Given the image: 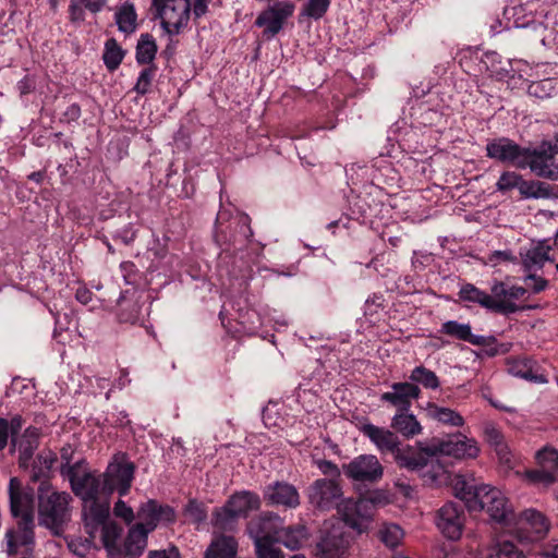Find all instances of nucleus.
Here are the masks:
<instances>
[{"mask_svg":"<svg viewBox=\"0 0 558 558\" xmlns=\"http://www.w3.org/2000/svg\"><path fill=\"white\" fill-rule=\"evenodd\" d=\"M8 492L11 514L14 518H34V488L24 486L17 477H11Z\"/></svg>","mask_w":558,"mask_h":558,"instance_id":"17","label":"nucleus"},{"mask_svg":"<svg viewBox=\"0 0 558 558\" xmlns=\"http://www.w3.org/2000/svg\"><path fill=\"white\" fill-rule=\"evenodd\" d=\"M138 524H143L148 532H153L159 523H171L175 520L173 508L168 505H160L149 499L141 506L137 512Z\"/></svg>","mask_w":558,"mask_h":558,"instance_id":"18","label":"nucleus"},{"mask_svg":"<svg viewBox=\"0 0 558 558\" xmlns=\"http://www.w3.org/2000/svg\"><path fill=\"white\" fill-rule=\"evenodd\" d=\"M275 539L255 541V553L257 558H283L281 549L276 546Z\"/></svg>","mask_w":558,"mask_h":558,"instance_id":"56","label":"nucleus"},{"mask_svg":"<svg viewBox=\"0 0 558 558\" xmlns=\"http://www.w3.org/2000/svg\"><path fill=\"white\" fill-rule=\"evenodd\" d=\"M114 22L118 29L125 36L132 35L137 29V13L131 1H124L116 9Z\"/></svg>","mask_w":558,"mask_h":558,"instance_id":"34","label":"nucleus"},{"mask_svg":"<svg viewBox=\"0 0 558 558\" xmlns=\"http://www.w3.org/2000/svg\"><path fill=\"white\" fill-rule=\"evenodd\" d=\"M304 536L303 527H284L282 523L276 541L283 544L287 548L294 550L301 546Z\"/></svg>","mask_w":558,"mask_h":558,"instance_id":"47","label":"nucleus"},{"mask_svg":"<svg viewBox=\"0 0 558 558\" xmlns=\"http://www.w3.org/2000/svg\"><path fill=\"white\" fill-rule=\"evenodd\" d=\"M238 547L239 544L234 536L222 533L214 534L204 553V558H235Z\"/></svg>","mask_w":558,"mask_h":558,"instance_id":"27","label":"nucleus"},{"mask_svg":"<svg viewBox=\"0 0 558 558\" xmlns=\"http://www.w3.org/2000/svg\"><path fill=\"white\" fill-rule=\"evenodd\" d=\"M549 524L546 518L534 509H527L520 514L515 513L513 525L509 533L515 534L520 541L535 542L543 538L548 532Z\"/></svg>","mask_w":558,"mask_h":558,"instance_id":"12","label":"nucleus"},{"mask_svg":"<svg viewBox=\"0 0 558 558\" xmlns=\"http://www.w3.org/2000/svg\"><path fill=\"white\" fill-rule=\"evenodd\" d=\"M341 496V486L333 478H318L307 490L308 501L312 506L322 510H329L336 506L338 513L348 526L359 533L365 532L373 520L375 505L364 498L357 500L349 498L338 502Z\"/></svg>","mask_w":558,"mask_h":558,"instance_id":"1","label":"nucleus"},{"mask_svg":"<svg viewBox=\"0 0 558 558\" xmlns=\"http://www.w3.org/2000/svg\"><path fill=\"white\" fill-rule=\"evenodd\" d=\"M490 296L492 293L488 294L487 292L476 288L471 283L462 286L459 291V298L462 301L478 304L480 306L489 311H492L493 304Z\"/></svg>","mask_w":558,"mask_h":558,"instance_id":"41","label":"nucleus"},{"mask_svg":"<svg viewBox=\"0 0 558 558\" xmlns=\"http://www.w3.org/2000/svg\"><path fill=\"white\" fill-rule=\"evenodd\" d=\"M61 458L65 460V463L61 465V474L69 480L72 492L83 502L98 499L100 495H104L100 476L88 471L84 460L70 464V459L64 450Z\"/></svg>","mask_w":558,"mask_h":558,"instance_id":"3","label":"nucleus"},{"mask_svg":"<svg viewBox=\"0 0 558 558\" xmlns=\"http://www.w3.org/2000/svg\"><path fill=\"white\" fill-rule=\"evenodd\" d=\"M125 50L114 38L107 39L104 47L102 61L109 72H114L122 63Z\"/></svg>","mask_w":558,"mask_h":558,"instance_id":"39","label":"nucleus"},{"mask_svg":"<svg viewBox=\"0 0 558 558\" xmlns=\"http://www.w3.org/2000/svg\"><path fill=\"white\" fill-rule=\"evenodd\" d=\"M424 450L432 457L442 454L456 459H475L480 454L477 441L462 433L450 434L446 438H434Z\"/></svg>","mask_w":558,"mask_h":558,"instance_id":"4","label":"nucleus"},{"mask_svg":"<svg viewBox=\"0 0 558 558\" xmlns=\"http://www.w3.org/2000/svg\"><path fill=\"white\" fill-rule=\"evenodd\" d=\"M384 296L380 293H374L367 298L364 304V314L374 315L379 307H383Z\"/></svg>","mask_w":558,"mask_h":558,"instance_id":"61","label":"nucleus"},{"mask_svg":"<svg viewBox=\"0 0 558 558\" xmlns=\"http://www.w3.org/2000/svg\"><path fill=\"white\" fill-rule=\"evenodd\" d=\"M295 5L291 0L276 1L263 10L255 20L257 27H263L266 37L276 36L294 13Z\"/></svg>","mask_w":558,"mask_h":558,"instance_id":"13","label":"nucleus"},{"mask_svg":"<svg viewBox=\"0 0 558 558\" xmlns=\"http://www.w3.org/2000/svg\"><path fill=\"white\" fill-rule=\"evenodd\" d=\"M157 66L148 65L145 66L138 74L136 83L133 87V90L136 92L137 95L144 96L149 93L151 88L153 81L156 76Z\"/></svg>","mask_w":558,"mask_h":558,"instance_id":"53","label":"nucleus"},{"mask_svg":"<svg viewBox=\"0 0 558 558\" xmlns=\"http://www.w3.org/2000/svg\"><path fill=\"white\" fill-rule=\"evenodd\" d=\"M535 461L539 468L558 472V450L551 446H545L535 453Z\"/></svg>","mask_w":558,"mask_h":558,"instance_id":"51","label":"nucleus"},{"mask_svg":"<svg viewBox=\"0 0 558 558\" xmlns=\"http://www.w3.org/2000/svg\"><path fill=\"white\" fill-rule=\"evenodd\" d=\"M557 80L555 77H547L539 81H533L527 87L531 96L539 99L551 97L556 94Z\"/></svg>","mask_w":558,"mask_h":558,"instance_id":"50","label":"nucleus"},{"mask_svg":"<svg viewBox=\"0 0 558 558\" xmlns=\"http://www.w3.org/2000/svg\"><path fill=\"white\" fill-rule=\"evenodd\" d=\"M81 106L78 104H71L62 113L60 122L71 124L73 122H76L81 118Z\"/></svg>","mask_w":558,"mask_h":558,"instance_id":"62","label":"nucleus"},{"mask_svg":"<svg viewBox=\"0 0 558 558\" xmlns=\"http://www.w3.org/2000/svg\"><path fill=\"white\" fill-rule=\"evenodd\" d=\"M390 427L407 439L414 438L423 432L421 423L410 410L396 412L391 417Z\"/></svg>","mask_w":558,"mask_h":558,"instance_id":"30","label":"nucleus"},{"mask_svg":"<svg viewBox=\"0 0 558 558\" xmlns=\"http://www.w3.org/2000/svg\"><path fill=\"white\" fill-rule=\"evenodd\" d=\"M421 472L424 485L429 487L447 486L452 474L439 460H427V466Z\"/></svg>","mask_w":558,"mask_h":558,"instance_id":"32","label":"nucleus"},{"mask_svg":"<svg viewBox=\"0 0 558 558\" xmlns=\"http://www.w3.org/2000/svg\"><path fill=\"white\" fill-rule=\"evenodd\" d=\"M464 523V509L457 502L448 501L437 511L436 525L448 539L458 541L462 536Z\"/></svg>","mask_w":558,"mask_h":558,"instance_id":"14","label":"nucleus"},{"mask_svg":"<svg viewBox=\"0 0 558 558\" xmlns=\"http://www.w3.org/2000/svg\"><path fill=\"white\" fill-rule=\"evenodd\" d=\"M72 497L66 492L51 489L47 483L38 487V521L39 524L59 535L70 521Z\"/></svg>","mask_w":558,"mask_h":558,"instance_id":"2","label":"nucleus"},{"mask_svg":"<svg viewBox=\"0 0 558 558\" xmlns=\"http://www.w3.org/2000/svg\"><path fill=\"white\" fill-rule=\"evenodd\" d=\"M483 435L486 442L496 451L500 462L510 464L511 452L502 432L494 423H486L483 428Z\"/></svg>","mask_w":558,"mask_h":558,"instance_id":"31","label":"nucleus"},{"mask_svg":"<svg viewBox=\"0 0 558 558\" xmlns=\"http://www.w3.org/2000/svg\"><path fill=\"white\" fill-rule=\"evenodd\" d=\"M441 333L447 335L453 339L465 341L471 343L474 333L472 332V328L470 324H463L458 320H447L445 322L439 330Z\"/></svg>","mask_w":558,"mask_h":558,"instance_id":"42","label":"nucleus"},{"mask_svg":"<svg viewBox=\"0 0 558 558\" xmlns=\"http://www.w3.org/2000/svg\"><path fill=\"white\" fill-rule=\"evenodd\" d=\"M418 447L407 445L398 449V452L393 456L396 463L400 468H404L410 471H422L427 466V457H432L424 449L427 445L423 442L417 444Z\"/></svg>","mask_w":558,"mask_h":558,"instance_id":"24","label":"nucleus"},{"mask_svg":"<svg viewBox=\"0 0 558 558\" xmlns=\"http://www.w3.org/2000/svg\"><path fill=\"white\" fill-rule=\"evenodd\" d=\"M410 383L422 385L426 389L436 390L440 387V380L436 373L423 365L411 371Z\"/></svg>","mask_w":558,"mask_h":558,"instance_id":"43","label":"nucleus"},{"mask_svg":"<svg viewBox=\"0 0 558 558\" xmlns=\"http://www.w3.org/2000/svg\"><path fill=\"white\" fill-rule=\"evenodd\" d=\"M316 465L324 475H328L333 480L340 477V474H341L340 469L332 461L319 460V461H317Z\"/></svg>","mask_w":558,"mask_h":558,"instance_id":"63","label":"nucleus"},{"mask_svg":"<svg viewBox=\"0 0 558 558\" xmlns=\"http://www.w3.org/2000/svg\"><path fill=\"white\" fill-rule=\"evenodd\" d=\"M282 519L274 512H263L251 519L246 530L250 537L255 541L275 539L280 533Z\"/></svg>","mask_w":558,"mask_h":558,"instance_id":"19","label":"nucleus"},{"mask_svg":"<svg viewBox=\"0 0 558 558\" xmlns=\"http://www.w3.org/2000/svg\"><path fill=\"white\" fill-rule=\"evenodd\" d=\"M509 372L517 377H521L533 383H547L546 377L544 375L535 374L529 362L525 360L512 361L509 365Z\"/></svg>","mask_w":558,"mask_h":558,"instance_id":"49","label":"nucleus"},{"mask_svg":"<svg viewBox=\"0 0 558 558\" xmlns=\"http://www.w3.org/2000/svg\"><path fill=\"white\" fill-rule=\"evenodd\" d=\"M99 529L101 533V541L104 547L108 550L110 555H112L113 551L117 549L118 541L122 535V527L114 522L107 521L106 523L100 525Z\"/></svg>","mask_w":558,"mask_h":558,"instance_id":"46","label":"nucleus"},{"mask_svg":"<svg viewBox=\"0 0 558 558\" xmlns=\"http://www.w3.org/2000/svg\"><path fill=\"white\" fill-rule=\"evenodd\" d=\"M40 428L29 426L27 427L20 439L12 438L10 452L14 453L19 451V466L27 469L33 459L35 450L39 446Z\"/></svg>","mask_w":558,"mask_h":558,"instance_id":"21","label":"nucleus"},{"mask_svg":"<svg viewBox=\"0 0 558 558\" xmlns=\"http://www.w3.org/2000/svg\"><path fill=\"white\" fill-rule=\"evenodd\" d=\"M113 513L116 517L122 519L126 524H130L134 520L133 509L121 499L116 502Z\"/></svg>","mask_w":558,"mask_h":558,"instance_id":"60","label":"nucleus"},{"mask_svg":"<svg viewBox=\"0 0 558 558\" xmlns=\"http://www.w3.org/2000/svg\"><path fill=\"white\" fill-rule=\"evenodd\" d=\"M513 189H518L524 197L537 196L534 184L525 181L521 174L514 171L502 172L496 183V190L507 193Z\"/></svg>","mask_w":558,"mask_h":558,"instance_id":"29","label":"nucleus"},{"mask_svg":"<svg viewBox=\"0 0 558 558\" xmlns=\"http://www.w3.org/2000/svg\"><path fill=\"white\" fill-rule=\"evenodd\" d=\"M549 245L545 242H538L531 244L530 247L520 253L523 268L529 272L525 278L526 284L534 293H538L546 288V280L536 277L533 272L541 269L549 260Z\"/></svg>","mask_w":558,"mask_h":558,"instance_id":"11","label":"nucleus"},{"mask_svg":"<svg viewBox=\"0 0 558 558\" xmlns=\"http://www.w3.org/2000/svg\"><path fill=\"white\" fill-rule=\"evenodd\" d=\"M361 432L381 453H391L395 456L401 446V440L393 429L390 430L368 423L361 427Z\"/></svg>","mask_w":558,"mask_h":558,"instance_id":"23","label":"nucleus"},{"mask_svg":"<svg viewBox=\"0 0 558 558\" xmlns=\"http://www.w3.org/2000/svg\"><path fill=\"white\" fill-rule=\"evenodd\" d=\"M347 477L354 482L375 483L383 477L384 468L374 454H361L343 465Z\"/></svg>","mask_w":558,"mask_h":558,"instance_id":"15","label":"nucleus"},{"mask_svg":"<svg viewBox=\"0 0 558 558\" xmlns=\"http://www.w3.org/2000/svg\"><path fill=\"white\" fill-rule=\"evenodd\" d=\"M490 558H525L523 553L509 541L498 542L490 550Z\"/></svg>","mask_w":558,"mask_h":558,"instance_id":"55","label":"nucleus"},{"mask_svg":"<svg viewBox=\"0 0 558 558\" xmlns=\"http://www.w3.org/2000/svg\"><path fill=\"white\" fill-rule=\"evenodd\" d=\"M109 517V504L98 499L83 502V519L86 532L95 537L96 531L107 522Z\"/></svg>","mask_w":558,"mask_h":558,"instance_id":"25","label":"nucleus"},{"mask_svg":"<svg viewBox=\"0 0 558 558\" xmlns=\"http://www.w3.org/2000/svg\"><path fill=\"white\" fill-rule=\"evenodd\" d=\"M422 390L418 385L410 381H397L390 385V389L380 395L379 401L396 412L411 410L412 402L418 400Z\"/></svg>","mask_w":558,"mask_h":558,"instance_id":"16","label":"nucleus"},{"mask_svg":"<svg viewBox=\"0 0 558 558\" xmlns=\"http://www.w3.org/2000/svg\"><path fill=\"white\" fill-rule=\"evenodd\" d=\"M448 485L452 486L454 496L464 501L465 507L470 511H477L480 505V488L481 485H473L466 481L463 475L451 474V480Z\"/></svg>","mask_w":558,"mask_h":558,"instance_id":"26","label":"nucleus"},{"mask_svg":"<svg viewBox=\"0 0 558 558\" xmlns=\"http://www.w3.org/2000/svg\"><path fill=\"white\" fill-rule=\"evenodd\" d=\"M329 5L330 0H308L303 7L302 14L314 20H319L328 11Z\"/></svg>","mask_w":558,"mask_h":558,"instance_id":"58","label":"nucleus"},{"mask_svg":"<svg viewBox=\"0 0 558 558\" xmlns=\"http://www.w3.org/2000/svg\"><path fill=\"white\" fill-rule=\"evenodd\" d=\"M522 480L536 487H548L556 482L557 476L550 470L539 468L534 470H526L521 474Z\"/></svg>","mask_w":558,"mask_h":558,"instance_id":"44","label":"nucleus"},{"mask_svg":"<svg viewBox=\"0 0 558 558\" xmlns=\"http://www.w3.org/2000/svg\"><path fill=\"white\" fill-rule=\"evenodd\" d=\"M184 512L194 523H203L207 519V510L204 504L195 499L187 502Z\"/></svg>","mask_w":558,"mask_h":558,"instance_id":"59","label":"nucleus"},{"mask_svg":"<svg viewBox=\"0 0 558 558\" xmlns=\"http://www.w3.org/2000/svg\"><path fill=\"white\" fill-rule=\"evenodd\" d=\"M264 498L269 505L287 509H295L301 504L296 487L287 482H276L268 485Z\"/></svg>","mask_w":558,"mask_h":558,"instance_id":"22","label":"nucleus"},{"mask_svg":"<svg viewBox=\"0 0 558 558\" xmlns=\"http://www.w3.org/2000/svg\"><path fill=\"white\" fill-rule=\"evenodd\" d=\"M240 518L228 508L227 504L216 508L211 514V524L215 529L225 532H233L238 527Z\"/></svg>","mask_w":558,"mask_h":558,"instance_id":"38","label":"nucleus"},{"mask_svg":"<svg viewBox=\"0 0 558 558\" xmlns=\"http://www.w3.org/2000/svg\"><path fill=\"white\" fill-rule=\"evenodd\" d=\"M16 526L5 533L7 553L10 556L27 558L35 546L34 518H16Z\"/></svg>","mask_w":558,"mask_h":558,"instance_id":"10","label":"nucleus"},{"mask_svg":"<svg viewBox=\"0 0 558 558\" xmlns=\"http://www.w3.org/2000/svg\"><path fill=\"white\" fill-rule=\"evenodd\" d=\"M492 312L508 315L525 308L522 302L527 289L507 281H496L490 288Z\"/></svg>","mask_w":558,"mask_h":558,"instance_id":"7","label":"nucleus"},{"mask_svg":"<svg viewBox=\"0 0 558 558\" xmlns=\"http://www.w3.org/2000/svg\"><path fill=\"white\" fill-rule=\"evenodd\" d=\"M57 461V456L53 452H41L37 456V461H35L34 471L32 478L33 481H38L41 476H45L54 462Z\"/></svg>","mask_w":558,"mask_h":558,"instance_id":"54","label":"nucleus"},{"mask_svg":"<svg viewBox=\"0 0 558 558\" xmlns=\"http://www.w3.org/2000/svg\"><path fill=\"white\" fill-rule=\"evenodd\" d=\"M379 534L383 543L391 548L397 547L403 537L402 529L395 523L385 524Z\"/></svg>","mask_w":558,"mask_h":558,"instance_id":"57","label":"nucleus"},{"mask_svg":"<svg viewBox=\"0 0 558 558\" xmlns=\"http://www.w3.org/2000/svg\"><path fill=\"white\" fill-rule=\"evenodd\" d=\"M556 148L547 142H543L536 148L524 147V153L521 161L518 163V169L529 168L533 173L538 177L555 179V155Z\"/></svg>","mask_w":558,"mask_h":558,"instance_id":"9","label":"nucleus"},{"mask_svg":"<svg viewBox=\"0 0 558 558\" xmlns=\"http://www.w3.org/2000/svg\"><path fill=\"white\" fill-rule=\"evenodd\" d=\"M148 532L143 524H134L124 542L125 555L130 558L140 557L147 546Z\"/></svg>","mask_w":558,"mask_h":558,"instance_id":"33","label":"nucleus"},{"mask_svg":"<svg viewBox=\"0 0 558 558\" xmlns=\"http://www.w3.org/2000/svg\"><path fill=\"white\" fill-rule=\"evenodd\" d=\"M424 410L429 418L444 425L462 427L465 423L460 413L450 408L439 407L435 402H427Z\"/></svg>","mask_w":558,"mask_h":558,"instance_id":"35","label":"nucleus"},{"mask_svg":"<svg viewBox=\"0 0 558 558\" xmlns=\"http://www.w3.org/2000/svg\"><path fill=\"white\" fill-rule=\"evenodd\" d=\"M142 306L136 300L124 299L119 303L118 319L120 323L137 324L141 320Z\"/></svg>","mask_w":558,"mask_h":558,"instance_id":"45","label":"nucleus"},{"mask_svg":"<svg viewBox=\"0 0 558 558\" xmlns=\"http://www.w3.org/2000/svg\"><path fill=\"white\" fill-rule=\"evenodd\" d=\"M509 65L510 69L506 74L508 81L519 78L527 82L533 76V68L524 60H511Z\"/></svg>","mask_w":558,"mask_h":558,"instance_id":"52","label":"nucleus"},{"mask_svg":"<svg viewBox=\"0 0 558 558\" xmlns=\"http://www.w3.org/2000/svg\"><path fill=\"white\" fill-rule=\"evenodd\" d=\"M504 15L507 19L506 28H525L529 27L533 22L532 14L526 13V9L523 4H517L507 7L504 11Z\"/></svg>","mask_w":558,"mask_h":558,"instance_id":"40","label":"nucleus"},{"mask_svg":"<svg viewBox=\"0 0 558 558\" xmlns=\"http://www.w3.org/2000/svg\"><path fill=\"white\" fill-rule=\"evenodd\" d=\"M524 153L521 147L509 137H498L487 143L486 156L500 162L510 163L518 168Z\"/></svg>","mask_w":558,"mask_h":558,"instance_id":"20","label":"nucleus"},{"mask_svg":"<svg viewBox=\"0 0 558 558\" xmlns=\"http://www.w3.org/2000/svg\"><path fill=\"white\" fill-rule=\"evenodd\" d=\"M471 344L481 347L478 355L487 357H494L497 355L506 354L511 349L510 343H499L495 336L475 335Z\"/></svg>","mask_w":558,"mask_h":558,"instance_id":"37","label":"nucleus"},{"mask_svg":"<svg viewBox=\"0 0 558 558\" xmlns=\"http://www.w3.org/2000/svg\"><path fill=\"white\" fill-rule=\"evenodd\" d=\"M317 551L320 558H340L343 554L342 539L326 535L317 544Z\"/></svg>","mask_w":558,"mask_h":558,"instance_id":"48","label":"nucleus"},{"mask_svg":"<svg viewBox=\"0 0 558 558\" xmlns=\"http://www.w3.org/2000/svg\"><path fill=\"white\" fill-rule=\"evenodd\" d=\"M157 44L154 36L149 33L141 34L136 48L135 59L140 65H154L153 62L157 54Z\"/></svg>","mask_w":558,"mask_h":558,"instance_id":"36","label":"nucleus"},{"mask_svg":"<svg viewBox=\"0 0 558 558\" xmlns=\"http://www.w3.org/2000/svg\"><path fill=\"white\" fill-rule=\"evenodd\" d=\"M134 472V463L129 461L124 453L116 454L104 473V496L108 497L113 492H118L120 496H125L131 488Z\"/></svg>","mask_w":558,"mask_h":558,"instance_id":"5","label":"nucleus"},{"mask_svg":"<svg viewBox=\"0 0 558 558\" xmlns=\"http://www.w3.org/2000/svg\"><path fill=\"white\" fill-rule=\"evenodd\" d=\"M84 5L77 0H71L69 5V17L71 22H83L85 19Z\"/></svg>","mask_w":558,"mask_h":558,"instance_id":"64","label":"nucleus"},{"mask_svg":"<svg viewBox=\"0 0 558 558\" xmlns=\"http://www.w3.org/2000/svg\"><path fill=\"white\" fill-rule=\"evenodd\" d=\"M480 505L477 511L486 510L493 521L500 524L509 532L510 526L513 525L515 512L509 504L505 494L489 485H481L480 488Z\"/></svg>","mask_w":558,"mask_h":558,"instance_id":"6","label":"nucleus"},{"mask_svg":"<svg viewBox=\"0 0 558 558\" xmlns=\"http://www.w3.org/2000/svg\"><path fill=\"white\" fill-rule=\"evenodd\" d=\"M153 5L167 34L178 35L187 25L191 15L190 0H160Z\"/></svg>","mask_w":558,"mask_h":558,"instance_id":"8","label":"nucleus"},{"mask_svg":"<svg viewBox=\"0 0 558 558\" xmlns=\"http://www.w3.org/2000/svg\"><path fill=\"white\" fill-rule=\"evenodd\" d=\"M226 504L241 519L260 507V498L256 493L242 490L231 495Z\"/></svg>","mask_w":558,"mask_h":558,"instance_id":"28","label":"nucleus"}]
</instances>
